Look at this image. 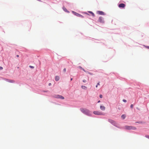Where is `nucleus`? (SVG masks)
Instances as JSON below:
<instances>
[{
  "label": "nucleus",
  "instance_id": "obj_1",
  "mask_svg": "<svg viewBox=\"0 0 149 149\" xmlns=\"http://www.w3.org/2000/svg\"><path fill=\"white\" fill-rule=\"evenodd\" d=\"M81 111L82 113L88 116L91 115L90 111L88 109L82 108L81 109Z\"/></svg>",
  "mask_w": 149,
  "mask_h": 149
},
{
  "label": "nucleus",
  "instance_id": "obj_2",
  "mask_svg": "<svg viewBox=\"0 0 149 149\" xmlns=\"http://www.w3.org/2000/svg\"><path fill=\"white\" fill-rule=\"evenodd\" d=\"M125 129L128 130H135L136 129V128L135 127L132 126L126 125L125 127Z\"/></svg>",
  "mask_w": 149,
  "mask_h": 149
},
{
  "label": "nucleus",
  "instance_id": "obj_3",
  "mask_svg": "<svg viewBox=\"0 0 149 149\" xmlns=\"http://www.w3.org/2000/svg\"><path fill=\"white\" fill-rule=\"evenodd\" d=\"M108 121L113 125L116 126L117 123L115 121L111 119H109Z\"/></svg>",
  "mask_w": 149,
  "mask_h": 149
},
{
  "label": "nucleus",
  "instance_id": "obj_4",
  "mask_svg": "<svg viewBox=\"0 0 149 149\" xmlns=\"http://www.w3.org/2000/svg\"><path fill=\"white\" fill-rule=\"evenodd\" d=\"M72 13L74 14L75 15L77 16V17H80L81 18H84V16L81 15H80V14L78 13H77L74 12V11H72Z\"/></svg>",
  "mask_w": 149,
  "mask_h": 149
},
{
  "label": "nucleus",
  "instance_id": "obj_5",
  "mask_svg": "<svg viewBox=\"0 0 149 149\" xmlns=\"http://www.w3.org/2000/svg\"><path fill=\"white\" fill-rule=\"evenodd\" d=\"M98 21L99 22L101 23H104V19L102 17H99Z\"/></svg>",
  "mask_w": 149,
  "mask_h": 149
},
{
  "label": "nucleus",
  "instance_id": "obj_6",
  "mask_svg": "<svg viewBox=\"0 0 149 149\" xmlns=\"http://www.w3.org/2000/svg\"><path fill=\"white\" fill-rule=\"evenodd\" d=\"M93 113L97 115H102V112H100L98 111H94L93 112Z\"/></svg>",
  "mask_w": 149,
  "mask_h": 149
},
{
  "label": "nucleus",
  "instance_id": "obj_7",
  "mask_svg": "<svg viewBox=\"0 0 149 149\" xmlns=\"http://www.w3.org/2000/svg\"><path fill=\"white\" fill-rule=\"evenodd\" d=\"M55 97L57 98H60L61 99H64V98L61 95H56Z\"/></svg>",
  "mask_w": 149,
  "mask_h": 149
},
{
  "label": "nucleus",
  "instance_id": "obj_8",
  "mask_svg": "<svg viewBox=\"0 0 149 149\" xmlns=\"http://www.w3.org/2000/svg\"><path fill=\"white\" fill-rule=\"evenodd\" d=\"M125 6V5L124 3H120L118 5L119 8H124Z\"/></svg>",
  "mask_w": 149,
  "mask_h": 149
},
{
  "label": "nucleus",
  "instance_id": "obj_9",
  "mask_svg": "<svg viewBox=\"0 0 149 149\" xmlns=\"http://www.w3.org/2000/svg\"><path fill=\"white\" fill-rule=\"evenodd\" d=\"M98 14L100 15H104V13L102 11H97Z\"/></svg>",
  "mask_w": 149,
  "mask_h": 149
},
{
  "label": "nucleus",
  "instance_id": "obj_10",
  "mask_svg": "<svg viewBox=\"0 0 149 149\" xmlns=\"http://www.w3.org/2000/svg\"><path fill=\"white\" fill-rule=\"evenodd\" d=\"M100 108L101 110L103 111L105 110V107L104 106H100Z\"/></svg>",
  "mask_w": 149,
  "mask_h": 149
},
{
  "label": "nucleus",
  "instance_id": "obj_11",
  "mask_svg": "<svg viewBox=\"0 0 149 149\" xmlns=\"http://www.w3.org/2000/svg\"><path fill=\"white\" fill-rule=\"evenodd\" d=\"M7 81L8 82L10 83H13L15 82L13 80H7Z\"/></svg>",
  "mask_w": 149,
  "mask_h": 149
},
{
  "label": "nucleus",
  "instance_id": "obj_12",
  "mask_svg": "<svg viewBox=\"0 0 149 149\" xmlns=\"http://www.w3.org/2000/svg\"><path fill=\"white\" fill-rule=\"evenodd\" d=\"M59 78L58 76H56L55 77V80L56 81H57L59 80Z\"/></svg>",
  "mask_w": 149,
  "mask_h": 149
},
{
  "label": "nucleus",
  "instance_id": "obj_13",
  "mask_svg": "<svg viewBox=\"0 0 149 149\" xmlns=\"http://www.w3.org/2000/svg\"><path fill=\"white\" fill-rule=\"evenodd\" d=\"M81 88L83 89H85V90H86L87 89V87L86 86H81Z\"/></svg>",
  "mask_w": 149,
  "mask_h": 149
},
{
  "label": "nucleus",
  "instance_id": "obj_14",
  "mask_svg": "<svg viewBox=\"0 0 149 149\" xmlns=\"http://www.w3.org/2000/svg\"><path fill=\"white\" fill-rule=\"evenodd\" d=\"M88 12H89V13H91L92 15V16H93V17L95 16V15H94V13H93L92 12L89 11Z\"/></svg>",
  "mask_w": 149,
  "mask_h": 149
},
{
  "label": "nucleus",
  "instance_id": "obj_15",
  "mask_svg": "<svg viewBox=\"0 0 149 149\" xmlns=\"http://www.w3.org/2000/svg\"><path fill=\"white\" fill-rule=\"evenodd\" d=\"M78 68H80V69H81V70H84V72H86V71L85 70H84L83 68H82L81 66H78Z\"/></svg>",
  "mask_w": 149,
  "mask_h": 149
},
{
  "label": "nucleus",
  "instance_id": "obj_16",
  "mask_svg": "<svg viewBox=\"0 0 149 149\" xmlns=\"http://www.w3.org/2000/svg\"><path fill=\"white\" fill-rule=\"evenodd\" d=\"M121 117L123 119H124L125 117V115L123 114L121 116Z\"/></svg>",
  "mask_w": 149,
  "mask_h": 149
},
{
  "label": "nucleus",
  "instance_id": "obj_17",
  "mask_svg": "<svg viewBox=\"0 0 149 149\" xmlns=\"http://www.w3.org/2000/svg\"><path fill=\"white\" fill-rule=\"evenodd\" d=\"M86 72H87V73H88V74H91V75H93V74L92 73H90V72H88V71H86Z\"/></svg>",
  "mask_w": 149,
  "mask_h": 149
},
{
  "label": "nucleus",
  "instance_id": "obj_18",
  "mask_svg": "<svg viewBox=\"0 0 149 149\" xmlns=\"http://www.w3.org/2000/svg\"><path fill=\"white\" fill-rule=\"evenodd\" d=\"M133 107V104H131L130 106V107L132 109Z\"/></svg>",
  "mask_w": 149,
  "mask_h": 149
},
{
  "label": "nucleus",
  "instance_id": "obj_19",
  "mask_svg": "<svg viewBox=\"0 0 149 149\" xmlns=\"http://www.w3.org/2000/svg\"><path fill=\"white\" fill-rule=\"evenodd\" d=\"M100 85V83H99V82L97 84V85H96V88H97V86H98V85Z\"/></svg>",
  "mask_w": 149,
  "mask_h": 149
},
{
  "label": "nucleus",
  "instance_id": "obj_20",
  "mask_svg": "<svg viewBox=\"0 0 149 149\" xmlns=\"http://www.w3.org/2000/svg\"><path fill=\"white\" fill-rule=\"evenodd\" d=\"M29 67L32 68H34V67L32 66H29Z\"/></svg>",
  "mask_w": 149,
  "mask_h": 149
},
{
  "label": "nucleus",
  "instance_id": "obj_21",
  "mask_svg": "<svg viewBox=\"0 0 149 149\" xmlns=\"http://www.w3.org/2000/svg\"><path fill=\"white\" fill-rule=\"evenodd\" d=\"M100 98H102V95H100Z\"/></svg>",
  "mask_w": 149,
  "mask_h": 149
},
{
  "label": "nucleus",
  "instance_id": "obj_22",
  "mask_svg": "<svg viewBox=\"0 0 149 149\" xmlns=\"http://www.w3.org/2000/svg\"><path fill=\"white\" fill-rule=\"evenodd\" d=\"M123 101L125 102H127V100H123Z\"/></svg>",
  "mask_w": 149,
  "mask_h": 149
},
{
  "label": "nucleus",
  "instance_id": "obj_23",
  "mask_svg": "<svg viewBox=\"0 0 149 149\" xmlns=\"http://www.w3.org/2000/svg\"><path fill=\"white\" fill-rule=\"evenodd\" d=\"M3 69V67L1 66H0V70H2Z\"/></svg>",
  "mask_w": 149,
  "mask_h": 149
},
{
  "label": "nucleus",
  "instance_id": "obj_24",
  "mask_svg": "<svg viewBox=\"0 0 149 149\" xmlns=\"http://www.w3.org/2000/svg\"><path fill=\"white\" fill-rule=\"evenodd\" d=\"M63 71L64 72H65L66 71V68H65L63 69Z\"/></svg>",
  "mask_w": 149,
  "mask_h": 149
},
{
  "label": "nucleus",
  "instance_id": "obj_25",
  "mask_svg": "<svg viewBox=\"0 0 149 149\" xmlns=\"http://www.w3.org/2000/svg\"><path fill=\"white\" fill-rule=\"evenodd\" d=\"M146 137L148 138V139H149V135H146Z\"/></svg>",
  "mask_w": 149,
  "mask_h": 149
},
{
  "label": "nucleus",
  "instance_id": "obj_26",
  "mask_svg": "<svg viewBox=\"0 0 149 149\" xmlns=\"http://www.w3.org/2000/svg\"><path fill=\"white\" fill-rule=\"evenodd\" d=\"M83 81L84 82H86V80L85 79H84L83 80Z\"/></svg>",
  "mask_w": 149,
  "mask_h": 149
},
{
  "label": "nucleus",
  "instance_id": "obj_27",
  "mask_svg": "<svg viewBox=\"0 0 149 149\" xmlns=\"http://www.w3.org/2000/svg\"><path fill=\"white\" fill-rule=\"evenodd\" d=\"M146 47L147 48V49H149V46H146Z\"/></svg>",
  "mask_w": 149,
  "mask_h": 149
},
{
  "label": "nucleus",
  "instance_id": "obj_28",
  "mask_svg": "<svg viewBox=\"0 0 149 149\" xmlns=\"http://www.w3.org/2000/svg\"><path fill=\"white\" fill-rule=\"evenodd\" d=\"M16 56H17V57H19V55H16Z\"/></svg>",
  "mask_w": 149,
  "mask_h": 149
},
{
  "label": "nucleus",
  "instance_id": "obj_29",
  "mask_svg": "<svg viewBox=\"0 0 149 149\" xmlns=\"http://www.w3.org/2000/svg\"><path fill=\"white\" fill-rule=\"evenodd\" d=\"M51 85V83H49V86H50Z\"/></svg>",
  "mask_w": 149,
  "mask_h": 149
},
{
  "label": "nucleus",
  "instance_id": "obj_30",
  "mask_svg": "<svg viewBox=\"0 0 149 149\" xmlns=\"http://www.w3.org/2000/svg\"><path fill=\"white\" fill-rule=\"evenodd\" d=\"M100 102V101L99 100V101L98 102V103H99V102Z\"/></svg>",
  "mask_w": 149,
  "mask_h": 149
},
{
  "label": "nucleus",
  "instance_id": "obj_31",
  "mask_svg": "<svg viewBox=\"0 0 149 149\" xmlns=\"http://www.w3.org/2000/svg\"><path fill=\"white\" fill-rule=\"evenodd\" d=\"M72 78H71V80L72 81Z\"/></svg>",
  "mask_w": 149,
  "mask_h": 149
}]
</instances>
